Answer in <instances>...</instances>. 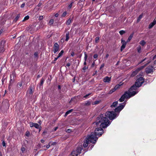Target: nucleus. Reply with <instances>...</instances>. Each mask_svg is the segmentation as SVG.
<instances>
[{"instance_id": "50", "label": "nucleus", "mask_w": 156, "mask_h": 156, "mask_svg": "<svg viewBox=\"0 0 156 156\" xmlns=\"http://www.w3.org/2000/svg\"><path fill=\"white\" fill-rule=\"evenodd\" d=\"M75 55V53L74 52H73L71 54V55L72 56H73Z\"/></svg>"}, {"instance_id": "39", "label": "nucleus", "mask_w": 156, "mask_h": 156, "mask_svg": "<svg viewBox=\"0 0 156 156\" xmlns=\"http://www.w3.org/2000/svg\"><path fill=\"white\" fill-rule=\"evenodd\" d=\"M99 40V37H97L96 38H95V42H96V43H97L98 42V41Z\"/></svg>"}, {"instance_id": "38", "label": "nucleus", "mask_w": 156, "mask_h": 156, "mask_svg": "<svg viewBox=\"0 0 156 156\" xmlns=\"http://www.w3.org/2000/svg\"><path fill=\"white\" fill-rule=\"evenodd\" d=\"M91 93H89L86 95L85 96H84V97L85 98H87L91 94Z\"/></svg>"}, {"instance_id": "2", "label": "nucleus", "mask_w": 156, "mask_h": 156, "mask_svg": "<svg viewBox=\"0 0 156 156\" xmlns=\"http://www.w3.org/2000/svg\"><path fill=\"white\" fill-rule=\"evenodd\" d=\"M144 80L143 77H139L136 80L134 85L132 86L128 91H126L119 99L120 102H122L125 100L126 98H129L135 95L138 91H134L136 90L137 88L141 86L144 82Z\"/></svg>"}, {"instance_id": "17", "label": "nucleus", "mask_w": 156, "mask_h": 156, "mask_svg": "<svg viewBox=\"0 0 156 156\" xmlns=\"http://www.w3.org/2000/svg\"><path fill=\"white\" fill-rule=\"evenodd\" d=\"M73 109H70V110H69L66 113V114H65V116H66L68 115L71 112H72V111H73Z\"/></svg>"}, {"instance_id": "43", "label": "nucleus", "mask_w": 156, "mask_h": 156, "mask_svg": "<svg viewBox=\"0 0 156 156\" xmlns=\"http://www.w3.org/2000/svg\"><path fill=\"white\" fill-rule=\"evenodd\" d=\"M94 58H98V55L97 54L94 55Z\"/></svg>"}, {"instance_id": "30", "label": "nucleus", "mask_w": 156, "mask_h": 156, "mask_svg": "<svg viewBox=\"0 0 156 156\" xmlns=\"http://www.w3.org/2000/svg\"><path fill=\"white\" fill-rule=\"evenodd\" d=\"M125 31L123 30H121L119 31V33L121 35H122L125 33Z\"/></svg>"}, {"instance_id": "60", "label": "nucleus", "mask_w": 156, "mask_h": 156, "mask_svg": "<svg viewBox=\"0 0 156 156\" xmlns=\"http://www.w3.org/2000/svg\"><path fill=\"white\" fill-rule=\"evenodd\" d=\"M146 58L144 59L143 60L141 61V62H140V63L143 62L146 59Z\"/></svg>"}, {"instance_id": "22", "label": "nucleus", "mask_w": 156, "mask_h": 156, "mask_svg": "<svg viewBox=\"0 0 156 156\" xmlns=\"http://www.w3.org/2000/svg\"><path fill=\"white\" fill-rule=\"evenodd\" d=\"M29 16L28 15L27 16L25 17L24 18L23 20L22 21L24 22V21L28 20L29 19Z\"/></svg>"}, {"instance_id": "42", "label": "nucleus", "mask_w": 156, "mask_h": 156, "mask_svg": "<svg viewBox=\"0 0 156 156\" xmlns=\"http://www.w3.org/2000/svg\"><path fill=\"white\" fill-rule=\"evenodd\" d=\"M4 32L3 29H2L0 30V35L2 34Z\"/></svg>"}, {"instance_id": "16", "label": "nucleus", "mask_w": 156, "mask_h": 156, "mask_svg": "<svg viewBox=\"0 0 156 156\" xmlns=\"http://www.w3.org/2000/svg\"><path fill=\"white\" fill-rule=\"evenodd\" d=\"M133 33H132L130 35V36L128 37L127 40V42H129L131 40L133 37Z\"/></svg>"}, {"instance_id": "31", "label": "nucleus", "mask_w": 156, "mask_h": 156, "mask_svg": "<svg viewBox=\"0 0 156 156\" xmlns=\"http://www.w3.org/2000/svg\"><path fill=\"white\" fill-rule=\"evenodd\" d=\"M87 58V55L86 52H84V59L85 61H86Z\"/></svg>"}, {"instance_id": "47", "label": "nucleus", "mask_w": 156, "mask_h": 156, "mask_svg": "<svg viewBox=\"0 0 156 156\" xmlns=\"http://www.w3.org/2000/svg\"><path fill=\"white\" fill-rule=\"evenodd\" d=\"M66 131L67 133H70L71 131V130L70 129H68Z\"/></svg>"}, {"instance_id": "48", "label": "nucleus", "mask_w": 156, "mask_h": 156, "mask_svg": "<svg viewBox=\"0 0 156 156\" xmlns=\"http://www.w3.org/2000/svg\"><path fill=\"white\" fill-rule=\"evenodd\" d=\"M2 145L4 147V146H5V143L4 141H3V142H2Z\"/></svg>"}, {"instance_id": "23", "label": "nucleus", "mask_w": 156, "mask_h": 156, "mask_svg": "<svg viewBox=\"0 0 156 156\" xmlns=\"http://www.w3.org/2000/svg\"><path fill=\"white\" fill-rule=\"evenodd\" d=\"M64 53V51L63 50H62L59 53L58 55V57H60L61 56L63 55Z\"/></svg>"}, {"instance_id": "61", "label": "nucleus", "mask_w": 156, "mask_h": 156, "mask_svg": "<svg viewBox=\"0 0 156 156\" xmlns=\"http://www.w3.org/2000/svg\"><path fill=\"white\" fill-rule=\"evenodd\" d=\"M41 141L42 143H44V140H41Z\"/></svg>"}, {"instance_id": "46", "label": "nucleus", "mask_w": 156, "mask_h": 156, "mask_svg": "<svg viewBox=\"0 0 156 156\" xmlns=\"http://www.w3.org/2000/svg\"><path fill=\"white\" fill-rule=\"evenodd\" d=\"M18 84L20 87H21L22 85V83L21 82H20Z\"/></svg>"}, {"instance_id": "28", "label": "nucleus", "mask_w": 156, "mask_h": 156, "mask_svg": "<svg viewBox=\"0 0 156 156\" xmlns=\"http://www.w3.org/2000/svg\"><path fill=\"white\" fill-rule=\"evenodd\" d=\"M115 90L114 88L112 89L108 92V94H111L115 91Z\"/></svg>"}, {"instance_id": "20", "label": "nucleus", "mask_w": 156, "mask_h": 156, "mask_svg": "<svg viewBox=\"0 0 156 156\" xmlns=\"http://www.w3.org/2000/svg\"><path fill=\"white\" fill-rule=\"evenodd\" d=\"M137 51L138 53H140L141 52V48L140 46H138V47H137Z\"/></svg>"}, {"instance_id": "51", "label": "nucleus", "mask_w": 156, "mask_h": 156, "mask_svg": "<svg viewBox=\"0 0 156 156\" xmlns=\"http://www.w3.org/2000/svg\"><path fill=\"white\" fill-rule=\"evenodd\" d=\"M109 56V55L108 54H106V55L105 56V58H108V57Z\"/></svg>"}, {"instance_id": "59", "label": "nucleus", "mask_w": 156, "mask_h": 156, "mask_svg": "<svg viewBox=\"0 0 156 156\" xmlns=\"http://www.w3.org/2000/svg\"><path fill=\"white\" fill-rule=\"evenodd\" d=\"M41 3H39L38 5V7H40L41 6Z\"/></svg>"}, {"instance_id": "4", "label": "nucleus", "mask_w": 156, "mask_h": 156, "mask_svg": "<svg viewBox=\"0 0 156 156\" xmlns=\"http://www.w3.org/2000/svg\"><path fill=\"white\" fill-rule=\"evenodd\" d=\"M82 149L81 145L78 147L77 148L74 150L71 153V156H77L80 154Z\"/></svg>"}, {"instance_id": "8", "label": "nucleus", "mask_w": 156, "mask_h": 156, "mask_svg": "<svg viewBox=\"0 0 156 156\" xmlns=\"http://www.w3.org/2000/svg\"><path fill=\"white\" fill-rule=\"evenodd\" d=\"M125 105H121L120 106H118L115 109V111L116 112H120L124 107Z\"/></svg>"}, {"instance_id": "1", "label": "nucleus", "mask_w": 156, "mask_h": 156, "mask_svg": "<svg viewBox=\"0 0 156 156\" xmlns=\"http://www.w3.org/2000/svg\"><path fill=\"white\" fill-rule=\"evenodd\" d=\"M116 114L113 112L109 111L105 113V116H104L103 114L100 115L99 117L97 118L96 122L93 123V124L96 125L97 126H100V127L96 128L94 133H91L90 135L93 133L94 136L98 138L97 136H101L103 133L102 128H105L110 124L109 121L107 118L110 119H114L116 117Z\"/></svg>"}, {"instance_id": "24", "label": "nucleus", "mask_w": 156, "mask_h": 156, "mask_svg": "<svg viewBox=\"0 0 156 156\" xmlns=\"http://www.w3.org/2000/svg\"><path fill=\"white\" fill-rule=\"evenodd\" d=\"M74 2V0H72L71 3L69 6V9H70L72 7L73 4Z\"/></svg>"}, {"instance_id": "25", "label": "nucleus", "mask_w": 156, "mask_h": 156, "mask_svg": "<svg viewBox=\"0 0 156 156\" xmlns=\"http://www.w3.org/2000/svg\"><path fill=\"white\" fill-rule=\"evenodd\" d=\"M140 43L141 45L144 46L145 44V42L144 40H142L140 42Z\"/></svg>"}, {"instance_id": "14", "label": "nucleus", "mask_w": 156, "mask_h": 156, "mask_svg": "<svg viewBox=\"0 0 156 156\" xmlns=\"http://www.w3.org/2000/svg\"><path fill=\"white\" fill-rule=\"evenodd\" d=\"M118 104V102L117 101H115L112 103V105L111 106V107L112 108H115L117 105Z\"/></svg>"}, {"instance_id": "54", "label": "nucleus", "mask_w": 156, "mask_h": 156, "mask_svg": "<svg viewBox=\"0 0 156 156\" xmlns=\"http://www.w3.org/2000/svg\"><path fill=\"white\" fill-rule=\"evenodd\" d=\"M58 15H59L58 14V13H56V14H55V17H58Z\"/></svg>"}, {"instance_id": "7", "label": "nucleus", "mask_w": 156, "mask_h": 156, "mask_svg": "<svg viewBox=\"0 0 156 156\" xmlns=\"http://www.w3.org/2000/svg\"><path fill=\"white\" fill-rule=\"evenodd\" d=\"M59 45L57 43H55L54 45L53 51L54 53H56L58 50Z\"/></svg>"}, {"instance_id": "56", "label": "nucleus", "mask_w": 156, "mask_h": 156, "mask_svg": "<svg viewBox=\"0 0 156 156\" xmlns=\"http://www.w3.org/2000/svg\"><path fill=\"white\" fill-rule=\"evenodd\" d=\"M59 58V57H58V56L57 58H55L54 61H56Z\"/></svg>"}, {"instance_id": "58", "label": "nucleus", "mask_w": 156, "mask_h": 156, "mask_svg": "<svg viewBox=\"0 0 156 156\" xmlns=\"http://www.w3.org/2000/svg\"><path fill=\"white\" fill-rule=\"evenodd\" d=\"M58 129V127H55L54 129V131H55L56 130H57V129Z\"/></svg>"}, {"instance_id": "34", "label": "nucleus", "mask_w": 156, "mask_h": 156, "mask_svg": "<svg viewBox=\"0 0 156 156\" xmlns=\"http://www.w3.org/2000/svg\"><path fill=\"white\" fill-rule=\"evenodd\" d=\"M20 14H18L16 17L15 20L16 21L20 18Z\"/></svg>"}, {"instance_id": "64", "label": "nucleus", "mask_w": 156, "mask_h": 156, "mask_svg": "<svg viewBox=\"0 0 156 156\" xmlns=\"http://www.w3.org/2000/svg\"><path fill=\"white\" fill-rule=\"evenodd\" d=\"M0 156H2V154L1 152H0Z\"/></svg>"}, {"instance_id": "55", "label": "nucleus", "mask_w": 156, "mask_h": 156, "mask_svg": "<svg viewBox=\"0 0 156 156\" xmlns=\"http://www.w3.org/2000/svg\"><path fill=\"white\" fill-rule=\"evenodd\" d=\"M50 146V145L48 144L46 146V147L47 148H48Z\"/></svg>"}, {"instance_id": "33", "label": "nucleus", "mask_w": 156, "mask_h": 156, "mask_svg": "<svg viewBox=\"0 0 156 156\" xmlns=\"http://www.w3.org/2000/svg\"><path fill=\"white\" fill-rule=\"evenodd\" d=\"M67 14L66 11L64 12L62 15V17H65Z\"/></svg>"}, {"instance_id": "13", "label": "nucleus", "mask_w": 156, "mask_h": 156, "mask_svg": "<svg viewBox=\"0 0 156 156\" xmlns=\"http://www.w3.org/2000/svg\"><path fill=\"white\" fill-rule=\"evenodd\" d=\"M3 43H4V41H2L1 43L0 44V53L2 52H3L4 51L3 46L1 45V44Z\"/></svg>"}, {"instance_id": "11", "label": "nucleus", "mask_w": 156, "mask_h": 156, "mask_svg": "<svg viewBox=\"0 0 156 156\" xmlns=\"http://www.w3.org/2000/svg\"><path fill=\"white\" fill-rule=\"evenodd\" d=\"M111 80V78L108 76H105L103 79V81L105 82L109 83Z\"/></svg>"}, {"instance_id": "9", "label": "nucleus", "mask_w": 156, "mask_h": 156, "mask_svg": "<svg viewBox=\"0 0 156 156\" xmlns=\"http://www.w3.org/2000/svg\"><path fill=\"white\" fill-rule=\"evenodd\" d=\"M121 43L122 44V45L121 47V51H122L125 48L126 44V42L124 40H121Z\"/></svg>"}, {"instance_id": "53", "label": "nucleus", "mask_w": 156, "mask_h": 156, "mask_svg": "<svg viewBox=\"0 0 156 156\" xmlns=\"http://www.w3.org/2000/svg\"><path fill=\"white\" fill-rule=\"evenodd\" d=\"M70 63H69V62L67 64H66V66H68V67H69V66H70Z\"/></svg>"}, {"instance_id": "44", "label": "nucleus", "mask_w": 156, "mask_h": 156, "mask_svg": "<svg viewBox=\"0 0 156 156\" xmlns=\"http://www.w3.org/2000/svg\"><path fill=\"white\" fill-rule=\"evenodd\" d=\"M25 3H23L21 5V8H23L24 7V6H25Z\"/></svg>"}, {"instance_id": "32", "label": "nucleus", "mask_w": 156, "mask_h": 156, "mask_svg": "<svg viewBox=\"0 0 156 156\" xmlns=\"http://www.w3.org/2000/svg\"><path fill=\"white\" fill-rule=\"evenodd\" d=\"M99 101H96L94 102H93L92 103V104L93 105H97L99 104Z\"/></svg>"}, {"instance_id": "45", "label": "nucleus", "mask_w": 156, "mask_h": 156, "mask_svg": "<svg viewBox=\"0 0 156 156\" xmlns=\"http://www.w3.org/2000/svg\"><path fill=\"white\" fill-rule=\"evenodd\" d=\"M104 66V64H102L100 67V69H101L103 68Z\"/></svg>"}, {"instance_id": "6", "label": "nucleus", "mask_w": 156, "mask_h": 156, "mask_svg": "<svg viewBox=\"0 0 156 156\" xmlns=\"http://www.w3.org/2000/svg\"><path fill=\"white\" fill-rule=\"evenodd\" d=\"M154 70L153 67L152 66H149L146 68L145 72L147 73H150L153 72Z\"/></svg>"}, {"instance_id": "41", "label": "nucleus", "mask_w": 156, "mask_h": 156, "mask_svg": "<svg viewBox=\"0 0 156 156\" xmlns=\"http://www.w3.org/2000/svg\"><path fill=\"white\" fill-rule=\"evenodd\" d=\"M43 23L42 22H41L40 24V27H43L44 25H43Z\"/></svg>"}, {"instance_id": "36", "label": "nucleus", "mask_w": 156, "mask_h": 156, "mask_svg": "<svg viewBox=\"0 0 156 156\" xmlns=\"http://www.w3.org/2000/svg\"><path fill=\"white\" fill-rule=\"evenodd\" d=\"M30 133L29 131H27L26 133V135L27 136H29L30 135Z\"/></svg>"}, {"instance_id": "3", "label": "nucleus", "mask_w": 156, "mask_h": 156, "mask_svg": "<svg viewBox=\"0 0 156 156\" xmlns=\"http://www.w3.org/2000/svg\"><path fill=\"white\" fill-rule=\"evenodd\" d=\"M98 139V138L94 136L93 133L91 135H88L86 137V140L84 141L83 146L84 147H87L90 143L94 144L96 143Z\"/></svg>"}, {"instance_id": "27", "label": "nucleus", "mask_w": 156, "mask_h": 156, "mask_svg": "<svg viewBox=\"0 0 156 156\" xmlns=\"http://www.w3.org/2000/svg\"><path fill=\"white\" fill-rule=\"evenodd\" d=\"M71 22V19L70 18L69 19V20L66 22V24L67 25H69Z\"/></svg>"}, {"instance_id": "12", "label": "nucleus", "mask_w": 156, "mask_h": 156, "mask_svg": "<svg viewBox=\"0 0 156 156\" xmlns=\"http://www.w3.org/2000/svg\"><path fill=\"white\" fill-rule=\"evenodd\" d=\"M156 24V20L154 19L153 22L150 23L148 26L149 29L151 28Z\"/></svg>"}, {"instance_id": "62", "label": "nucleus", "mask_w": 156, "mask_h": 156, "mask_svg": "<svg viewBox=\"0 0 156 156\" xmlns=\"http://www.w3.org/2000/svg\"><path fill=\"white\" fill-rule=\"evenodd\" d=\"M156 57V55H155L153 58V59H155Z\"/></svg>"}, {"instance_id": "49", "label": "nucleus", "mask_w": 156, "mask_h": 156, "mask_svg": "<svg viewBox=\"0 0 156 156\" xmlns=\"http://www.w3.org/2000/svg\"><path fill=\"white\" fill-rule=\"evenodd\" d=\"M34 55L35 57H37V56L38 54L37 52H35L34 54Z\"/></svg>"}, {"instance_id": "21", "label": "nucleus", "mask_w": 156, "mask_h": 156, "mask_svg": "<svg viewBox=\"0 0 156 156\" xmlns=\"http://www.w3.org/2000/svg\"><path fill=\"white\" fill-rule=\"evenodd\" d=\"M143 17V15L141 14L139 16L137 19V22H139Z\"/></svg>"}, {"instance_id": "15", "label": "nucleus", "mask_w": 156, "mask_h": 156, "mask_svg": "<svg viewBox=\"0 0 156 156\" xmlns=\"http://www.w3.org/2000/svg\"><path fill=\"white\" fill-rule=\"evenodd\" d=\"M69 37V32H67L66 34V37L65 40L66 41H68Z\"/></svg>"}, {"instance_id": "37", "label": "nucleus", "mask_w": 156, "mask_h": 156, "mask_svg": "<svg viewBox=\"0 0 156 156\" xmlns=\"http://www.w3.org/2000/svg\"><path fill=\"white\" fill-rule=\"evenodd\" d=\"M21 151H22V152L23 153L25 151V148L23 147H22L21 149Z\"/></svg>"}, {"instance_id": "35", "label": "nucleus", "mask_w": 156, "mask_h": 156, "mask_svg": "<svg viewBox=\"0 0 156 156\" xmlns=\"http://www.w3.org/2000/svg\"><path fill=\"white\" fill-rule=\"evenodd\" d=\"M44 79L43 78H42L41 79V83H40V84H41V86L43 85V84L44 83Z\"/></svg>"}, {"instance_id": "52", "label": "nucleus", "mask_w": 156, "mask_h": 156, "mask_svg": "<svg viewBox=\"0 0 156 156\" xmlns=\"http://www.w3.org/2000/svg\"><path fill=\"white\" fill-rule=\"evenodd\" d=\"M87 67H86V66H84L83 68V70H85L86 69H87Z\"/></svg>"}, {"instance_id": "63", "label": "nucleus", "mask_w": 156, "mask_h": 156, "mask_svg": "<svg viewBox=\"0 0 156 156\" xmlns=\"http://www.w3.org/2000/svg\"><path fill=\"white\" fill-rule=\"evenodd\" d=\"M84 65H86V61H85V62H84Z\"/></svg>"}, {"instance_id": "57", "label": "nucleus", "mask_w": 156, "mask_h": 156, "mask_svg": "<svg viewBox=\"0 0 156 156\" xmlns=\"http://www.w3.org/2000/svg\"><path fill=\"white\" fill-rule=\"evenodd\" d=\"M94 64H95V62H93V63L92 64V67H94Z\"/></svg>"}, {"instance_id": "18", "label": "nucleus", "mask_w": 156, "mask_h": 156, "mask_svg": "<svg viewBox=\"0 0 156 156\" xmlns=\"http://www.w3.org/2000/svg\"><path fill=\"white\" fill-rule=\"evenodd\" d=\"M27 93H28L30 94H32L33 93V88L32 87H30L29 89L27 91Z\"/></svg>"}, {"instance_id": "29", "label": "nucleus", "mask_w": 156, "mask_h": 156, "mask_svg": "<svg viewBox=\"0 0 156 156\" xmlns=\"http://www.w3.org/2000/svg\"><path fill=\"white\" fill-rule=\"evenodd\" d=\"M121 85L122 84H117L115 86L114 88L115 89V90H116L120 86H121Z\"/></svg>"}, {"instance_id": "5", "label": "nucleus", "mask_w": 156, "mask_h": 156, "mask_svg": "<svg viewBox=\"0 0 156 156\" xmlns=\"http://www.w3.org/2000/svg\"><path fill=\"white\" fill-rule=\"evenodd\" d=\"M147 64H145L144 65L141 66L138 68L135 71H133L131 75V77H133L135 76L137 73L141 69H144Z\"/></svg>"}, {"instance_id": "26", "label": "nucleus", "mask_w": 156, "mask_h": 156, "mask_svg": "<svg viewBox=\"0 0 156 156\" xmlns=\"http://www.w3.org/2000/svg\"><path fill=\"white\" fill-rule=\"evenodd\" d=\"M91 104V102L89 101H87L86 103H85V105H86L88 106L90 105Z\"/></svg>"}, {"instance_id": "10", "label": "nucleus", "mask_w": 156, "mask_h": 156, "mask_svg": "<svg viewBox=\"0 0 156 156\" xmlns=\"http://www.w3.org/2000/svg\"><path fill=\"white\" fill-rule=\"evenodd\" d=\"M30 127H34L35 128L38 129L39 127V125L37 123H33L32 122H30Z\"/></svg>"}, {"instance_id": "19", "label": "nucleus", "mask_w": 156, "mask_h": 156, "mask_svg": "<svg viewBox=\"0 0 156 156\" xmlns=\"http://www.w3.org/2000/svg\"><path fill=\"white\" fill-rule=\"evenodd\" d=\"M53 23L54 20L53 19H51L49 21V22L48 23V24L49 26H51L53 24Z\"/></svg>"}, {"instance_id": "40", "label": "nucleus", "mask_w": 156, "mask_h": 156, "mask_svg": "<svg viewBox=\"0 0 156 156\" xmlns=\"http://www.w3.org/2000/svg\"><path fill=\"white\" fill-rule=\"evenodd\" d=\"M43 19V16H41L39 17V20H42Z\"/></svg>"}]
</instances>
